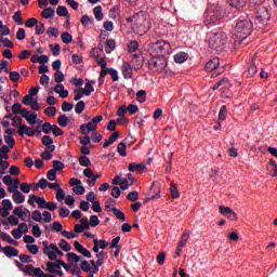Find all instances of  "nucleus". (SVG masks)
Masks as SVG:
<instances>
[{"label":"nucleus","mask_w":277,"mask_h":277,"mask_svg":"<svg viewBox=\"0 0 277 277\" xmlns=\"http://www.w3.org/2000/svg\"><path fill=\"white\" fill-rule=\"evenodd\" d=\"M81 25L84 27H88V25H94V17L93 16H88L83 15L80 19Z\"/></svg>","instance_id":"nucleus-25"},{"label":"nucleus","mask_w":277,"mask_h":277,"mask_svg":"<svg viewBox=\"0 0 277 277\" xmlns=\"http://www.w3.org/2000/svg\"><path fill=\"white\" fill-rule=\"evenodd\" d=\"M42 18H53L55 16V10L53 8H47L41 12Z\"/></svg>","instance_id":"nucleus-23"},{"label":"nucleus","mask_w":277,"mask_h":277,"mask_svg":"<svg viewBox=\"0 0 277 277\" xmlns=\"http://www.w3.org/2000/svg\"><path fill=\"white\" fill-rule=\"evenodd\" d=\"M108 75H110L113 81H118L120 79V77H118V70H116L115 68H108Z\"/></svg>","instance_id":"nucleus-53"},{"label":"nucleus","mask_w":277,"mask_h":277,"mask_svg":"<svg viewBox=\"0 0 277 277\" xmlns=\"http://www.w3.org/2000/svg\"><path fill=\"white\" fill-rule=\"evenodd\" d=\"M26 27H36L38 25V19L36 17H30L25 23Z\"/></svg>","instance_id":"nucleus-60"},{"label":"nucleus","mask_w":277,"mask_h":277,"mask_svg":"<svg viewBox=\"0 0 277 277\" xmlns=\"http://www.w3.org/2000/svg\"><path fill=\"white\" fill-rule=\"evenodd\" d=\"M117 153L121 156V157H127V144L124 142H121L118 144L117 146Z\"/></svg>","instance_id":"nucleus-28"},{"label":"nucleus","mask_w":277,"mask_h":277,"mask_svg":"<svg viewBox=\"0 0 277 277\" xmlns=\"http://www.w3.org/2000/svg\"><path fill=\"white\" fill-rule=\"evenodd\" d=\"M61 40L64 42V44H70V42H72V35H70L68 31H65L61 35Z\"/></svg>","instance_id":"nucleus-30"},{"label":"nucleus","mask_w":277,"mask_h":277,"mask_svg":"<svg viewBox=\"0 0 277 277\" xmlns=\"http://www.w3.org/2000/svg\"><path fill=\"white\" fill-rule=\"evenodd\" d=\"M127 200H130V202H136V200H140V193H137V190L129 193Z\"/></svg>","instance_id":"nucleus-35"},{"label":"nucleus","mask_w":277,"mask_h":277,"mask_svg":"<svg viewBox=\"0 0 277 277\" xmlns=\"http://www.w3.org/2000/svg\"><path fill=\"white\" fill-rule=\"evenodd\" d=\"M92 92H94V87L92 85V83H87L84 89H83V93L84 96H90V94H92Z\"/></svg>","instance_id":"nucleus-52"},{"label":"nucleus","mask_w":277,"mask_h":277,"mask_svg":"<svg viewBox=\"0 0 277 277\" xmlns=\"http://www.w3.org/2000/svg\"><path fill=\"white\" fill-rule=\"evenodd\" d=\"M56 14L58 16H66L67 18H70V15H68V9L64 5L57 6Z\"/></svg>","instance_id":"nucleus-29"},{"label":"nucleus","mask_w":277,"mask_h":277,"mask_svg":"<svg viewBox=\"0 0 277 277\" xmlns=\"http://www.w3.org/2000/svg\"><path fill=\"white\" fill-rule=\"evenodd\" d=\"M37 269H40V267H34V265L28 264L25 266V268H22V272L26 273L27 276H36Z\"/></svg>","instance_id":"nucleus-20"},{"label":"nucleus","mask_w":277,"mask_h":277,"mask_svg":"<svg viewBox=\"0 0 277 277\" xmlns=\"http://www.w3.org/2000/svg\"><path fill=\"white\" fill-rule=\"evenodd\" d=\"M23 12L17 11L13 15V21L17 23V25H23Z\"/></svg>","instance_id":"nucleus-47"},{"label":"nucleus","mask_w":277,"mask_h":277,"mask_svg":"<svg viewBox=\"0 0 277 277\" xmlns=\"http://www.w3.org/2000/svg\"><path fill=\"white\" fill-rule=\"evenodd\" d=\"M205 68L206 72H213V70H217V68H220V58H211L209 63L206 64Z\"/></svg>","instance_id":"nucleus-9"},{"label":"nucleus","mask_w":277,"mask_h":277,"mask_svg":"<svg viewBox=\"0 0 277 277\" xmlns=\"http://www.w3.org/2000/svg\"><path fill=\"white\" fill-rule=\"evenodd\" d=\"M32 235L34 237H42V229H40V225L36 224L32 226Z\"/></svg>","instance_id":"nucleus-55"},{"label":"nucleus","mask_w":277,"mask_h":277,"mask_svg":"<svg viewBox=\"0 0 277 277\" xmlns=\"http://www.w3.org/2000/svg\"><path fill=\"white\" fill-rule=\"evenodd\" d=\"M224 13L217 10L210 13V21L212 22V25H217V21L222 19Z\"/></svg>","instance_id":"nucleus-17"},{"label":"nucleus","mask_w":277,"mask_h":277,"mask_svg":"<svg viewBox=\"0 0 277 277\" xmlns=\"http://www.w3.org/2000/svg\"><path fill=\"white\" fill-rule=\"evenodd\" d=\"M128 170L129 172H138V174H141L142 172H144V170H146V164H137L135 162H132L129 164Z\"/></svg>","instance_id":"nucleus-13"},{"label":"nucleus","mask_w":277,"mask_h":277,"mask_svg":"<svg viewBox=\"0 0 277 277\" xmlns=\"http://www.w3.org/2000/svg\"><path fill=\"white\" fill-rule=\"evenodd\" d=\"M149 196L155 198L156 200L161 198V188L159 182H153L149 192L147 193Z\"/></svg>","instance_id":"nucleus-6"},{"label":"nucleus","mask_w":277,"mask_h":277,"mask_svg":"<svg viewBox=\"0 0 277 277\" xmlns=\"http://www.w3.org/2000/svg\"><path fill=\"white\" fill-rule=\"evenodd\" d=\"M78 161L82 168H88L90 166V163H92V161L90 160V158L88 156L79 157Z\"/></svg>","instance_id":"nucleus-33"},{"label":"nucleus","mask_w":277,"mask_h":277,"mask_svg":"<svg viewBox=\"0 0 277 277\" xmlns=\"http://www.w3.org/2000/svg\"><path fill=\"white\" fill-rule=\"evenodd\" d=\"M1 250L3 251V254L11 259V256H18V249L8 246V247H2Z\"/></svg>","instance_id":"nucleus-12"},{"label":"nucleus","mask_w":277,"mask_h":277,"mask_svg":"<svg viewBox=\"0 0 277 277\" xmlns=\"http://www.w3.org/2000/svg\"><path fill=\"white\" fill-rule=\"evenodd\" d=\"M137 49H140V43H137V41H131L128 45V51L130 53H135V51H137Z\"/></svg>","instance_id":"nucleus-46"},{"label":"nucleus","mask_w":277,"mask_h":277,"mask_svg":"<svg viewBox=\"0 0 277 277\" xmlns=\"http://www.w3.org/2000/svg\"><path fill=\"white\" fill-rule=\"evenodd\" d=\"M228 3L232 8H236V10H241L246 8V3H248V0H228Z\"/></svg>","instance_id":"nucleus-16"},{"label":"nucleus","mask_w":277,"mask_h":277,"mask_svg":"<svg viewBox=\"0 0 277 277\" xmlns=\"http://www.w3.org/2000/svg\"><path fill=\"white\" fill-rule=\"evenodd\" d=\"M9 79L13 82L16 83V81H18V79H21V74L18 71H11Z\"/></svg>","instance_id":"nucleus-56"},{"label":"nucleus","mask_w":277,"mask_h":277,"mask_svg":"<svg viewBox=\"0 0 277 277\" xmlns=\"http://www.w3.org/2000/svg\"><path fill=\"white\" fill-rule=\"evenodd\" d=\"M75 105L72 103L64 102L62 105L63 111H72Z\"/></svg>","instance_id":"nucleus-63"},{"label":"nucleus","mask_w":277,"mask_h":277,"mask_svg":"<svg viewBox=\"0 0 277 277\" xmlns=\"http://www.w3.org/2000/svg\"><path fill=\"white\" fill-rule=\"evenodd\" d=\"M26 248L30 254H38V252H40L38 245H27Z\"/></svg>","instance_id":"nucleus-49"},{"label":"nucleus","mask_w":277,"mask_h":277,"mask_svg":"<svg viewBox=\"0 0 277 277\" xmlns=\"http://www.w3.org/2000/svg\"><path fill=\"white\" fill-rule=\"evenodd\" d=\"M64 198H66V193L64 192V189L58 188L56 190V200H57V202H62L64 200Z\"/></svg>","instance_id":"nucleus-54"},{"label":"nucleus","mask_w":277,"mask_h":277,"mask_svg":"<svg viewBox=\"0 0 277 277\" xmlns=\"http://www.w3.org/2000/svg\"><path fill=\"white\" fill-rule=\"evenodd\" d=\"M35 34L36 36H42L44 31H47V26L42 22H38L37 25L35 26Z\"/></svg>","instance_id":"nucleus-24"},{"label":"nucleus","mask_w":277,"mask_h":277,"mask_svg":"<svg viewBox=\"0 0 277 277\" xmlns=\"http://www.w3.org/2000/svg\"><path fill=\"white\" fill-rule=\"evenodd\" d=\"M75 249L77 250V252H79V254H82V256H85V259H92V252H90V250L85 249V247H83V245L79 243V241H75L74 242Z\"/></svg>","instance_id":"nucleus-10"},{"label":"nucleus","mask_w":277,"mask_h":277,"mask_svg":"<svg viewBox=\"0 0 277 277\" xmlns=\"http://www.w3.org/2000/svg\"><path fill=\"white\" fill-rule=\"evenodd\" d=\"M67 260L69 262L79 263L81 261V256L77 255V253L69 252L67 253Z\"/></svg>","instance_id":"nucleus-42"},{"label":"nucleus","mask_w":277,"mask_h":277,"mask_svg":"<svg viewBox=\"0 0 277 277\" xmlns=\"http://www.w3.org/2000/svg\"><path fill=\"white\" fill-rule=\"evenodd\" d=\"M253 24L249 18L240 17L236 24L233 39L235 44H241L252 34Z\"/></svg>","instance_id":"nucleus-2"},{"label":"nucleus","mask_w":277,"mask_h":277,"mask_svg":"<svg viewBox=\"0 0 277 277\" xmlns=\"http://www.w3.org/2000/svg\"><path fill=\"white\" fill-rule=\"evenodd\" d=\"M121 72H122L124 79H132L133 78V67L131 66V63L123 62V64L121 66Z\"/></svg>","instance_id":"nucleus-7"},{"label":"nucleus","mask_w":277,"mask_h":277,"mask_svg":"<svg viewBox=\"0 0 277 277\" xmlns=\"http://www.w3.org/2000/svg\"><path fill=\"white\" fill-rule=\"evenodd\" d=\"M80 268L82 269V272H92V266H90V262L88 261H82L81 265H80Z\"/></svg>","instance_id":"nucleus-59"},{"label":"nucleus","mask_w":277,"mask_h":277,"mask_svg":"<svg viewBox=\"0 0 277 277\" xmlns=\"http://www.w3.org/2000/svg\"><path fill=\"white\" fill-rule=\"evenodd\" d=\"M0 237L1 239H3V241H8V243H12L13 246H17L18 241L14 240L12 236H10V234L0 232Z\"/></svg>","instance_id":"nucleus-21"},{"label":"nucleus","mask_w":277,"mask_h":277,"mask_svg":"<svg viewBox=\"0 0 277 277\" xmlns=\"http://www.w3.org/2000/svg\"><path fill=\"white\" fill-rule=\"evenodd\" d=\"M206 42L210 49L214 51H222L226 42H228V35L222 28H215L206 36Z\"/></svg>","instance_id":"nucleus-1"},{"label":"nucleus","mask_w":277,"mask_h":277,"mask_svg":"<svg viewBox=\"0 0 277 277\" xmlns=\"http://www.w3.org/2000/svg\"><path fill=\"white\" fill-rule=\"evenodd\" d=\"M56 269H60V264L54 262L47 263V271L50 272V274H55Z\"/></svg>","instance_id":"nucleus-34"},{"label":"nucleus","mask_w":277,"mask_h":277,"mask_svg":"<svg viewBox=\"0 0 277 277\" xmlns=\"http://www.w3.org/2000/svg\"><path fill=\"white\" fill-rule=\"evenodd\" d=\"M4 142L8 144L9 148H14L16 141L14 140V136L5 135Z\"/></svg>","instance_id":"nucleus-43"},{"label":"nucleus","mask_w":277,"mask_h":277,"mask_svg":"<svg viewBox=\"0 0 277 277\" xmlns=\"http://www.w3.org/2000/svg\"><path fill=\"white\" fill-rule=\"evenodd\" d=\"M50 49L52 51V55H54V57H57V55H60V53L62 52V48L60 47V44H50Z\"/></svg>","instance_id":"nucleus-45"},{"label":"nucleus","mask_w":277,"mask_h":277,"mask_svg":"<svg viewBox=\"0 0 277 277\" xmlns=\"http://www.w3.org/2000/svg\"><path fill=\"white\" fill-rule=\"evenodd\" d=\"M118 137H120V132H114L110 134L109 138L104 142L103 148H109V146H111V144H114Z\"/></svg>","instance_id":"nucleus-15"},{"label":"nucleus","mask_w":277,"mask_h":277,"mask_svg":"<svg viewBox=\"0 0 277 277\" xmlns=\"http://www.w3.org/2000/svg\"><path fill=\"white\" fill-rule=\"evenodd\" d=\"M36 277H55L54 275H49L42 271V268H38L36 271Z\"/></svg>","instance_id":"nucleus-64"},{"label":"nucleus","mask_w":277,"mask_h":277,"mask_svg":"<svg viewBox=\"0 0 277 277\" xmlns=\"http://www.w3.org/2000/svg\"><path fill=\"white\" fill-rule=\"evenodd\" d=\"M85 109V102L79 101L75 106L76 114L80 115L83 114V110Z\"/></svg>","instance_id":"nucleus-37"},{"label":"nucleus","mask_w":277,"mask_h":277,"mask_svg":"<svg viewBox=\"0 0 277 277\" xmlns=\"http://www.w3.org/2000/svg\"><path fill=\"white\" fill-rule=\"evenodd\" d=\"M42 131L45 135H49V133H51V131H53V124H51L50 122L43 123Z\"/></svg>","instance_id":"nucleus-51"},{"label":"nucleus","mask_w":277,"mask_h":277,"mask_svg":"<svg viewBox=\"0 0 277 277\" xmlns=\"http://www.w3.org/2000/svg\"><path fill=\"white\" fill-rule=\"evenodd\" d=\"M38 118V115L36 113L28 114L25 119L27 120L28 124L34 126L36 124V120Z\"/></svg>","instance_id":"nucleus-41"},{"label":"nucleus","mask_w":277,"mask_h":277,"mask_svg":"<svg viewBox=\"0 0 277 277\" xmlns=\"http://www.w3.org/2000/svg\"><path fill=\"white\" fill-rule=\"evenodd\" d=\"M119 185H120V188L123 190V192H127V189H129V186L131 184H129V180L127 179H121L120 182H119Z\"/></svg>","instance_id":"nucleus-62"},{"label":"nucleus","mask_w":277,"mask_h":277,"mask_svg":"<svg viewBox=\"0 0 277 277\" xmlns=\"http://www.w3.org/2000/svg\"><path fill=\"white\" fill-rule=\"evenodd\" d=\"M51 230H54L55 233H63L64 232V225H62V223L60 221H55L52 225H51Z\"/></svg>","instance_id":"nucleus-31"},{"label":"nucleus","mask_w":277,"mask_h":277,"mask_svg":"<svg viewBox=\"0 0 277 277\" xmlns=\"http://www.w3.org/2000/svg\"><path fill=\"white\" fill-rule=\"evenodd\" d=\"M114 49H116V40L114 39H108L106 41V53H111V51H114Z\"/></svg>","instance_id":"nucleus-36"},{"label":"nucleus","mask_w":277,"mask_h":277,"mask_svg":"<svg viewBox=\"0 0 277 277\" xmlns=\"http://www.w3.org/2000/svg\"><path fill=\"white\" fill-rule=\"evenodd\" d=\"M181 196L176 184H171V198L176 199Z\"/></svg>","instance_id":"nucleus-48"},{"label":"nucleus","mask_w":277,"mask_h":277,"mask_svg":"<svg viewBox=\"0 0 277 277\" xmlns=\"http://www.w3.org/2000/svg\"><path fill=\"white\" fill-rule=\"evenodd\" d=\"M269 18H272V14H269V9L266 6H262L256 12V21L260 25H267L269 23Z\"/></svg>","instance_id":"nucleus-4"},{"label":"nucleus","mask_w":277,"mask_h":277,"mask_svg":"<svg viewBox=\"0 0 277 277\" xmlns=\"http://www.w3.org/2000/svg\"><path fill=\"white\" fill-rule=\"evenodd\" d=\"M65 77H64V72H62V70L56 71L54 74V80L56 83H62V81H64Z\"/></svg>","instance_id":"nucleus-57"},{"label":"nucleus","mask_w":277,"mask_h":277,"mask_svg":"<svg viewBox=\"0 0 277 277\" xmlns=\"http://www.w3.org/2000/svg\"><path fill=\"white\" fill-rule=\"evenodd\" d=\"M74 101H81V98H83V95H85V93L83 92V88L76 89L74 91Z\"/></svg>","instance_id":"nucleus-38"},{"label":"nucleus","mask_w":277,"mask_h":277,"mask_svg":"<svg viewBox=\"0 0 277 277\" xmlns=\"http://www.w3.org/2000/svg\"><path fill=\"white\" fill-rule=\"evenodd\" d=\"M189 58V54L186 52H179L174 55V62L175 64H185L187 60Z\"/></svg>","instance_id":"nucleus-14"},{"label":"nucleus","mask_w":277,"mask_h":277,"mask_svg":"<svg viewBox=\"0 0 277 277\" xmlns=\"http://www.w3.org/2000/svg\"><path fill=\"white\" fill-rule=\"evenodd\" d=\"M93 14L97 21H103V18H105V15H103V6L101 5L93 9Z\"/></svg>","instance_id":"nucleus-22"},{"label":"nucleus","mask_w":277,"mask_h":277,"mask_svg":"<svg viewBox=\"0 0 277 277\" xmlns=\"http://www.w3.org/2000/svg\"><path fill=\"white\" fill-rule=\"evenodd\" d=\"M53 168L52 170H55V172H62V170H64V168H66V166L64 164V162L60 161V160H53Z\"/></svg>","instance_id":"nucleus-32"},{"label":"nucleus","mask_w":277,"mask_h":277,"mask_svg":"<svg viewBox=\"0 0 277 277\" xmlns=\"http://www.w3.org/2000/svg\"><path fill=\"white\" fill-rule=\"evenodd\" d=\"M111 211H113L115 217H117V220H119L120 222L127 221V215H124V212H122L118 208H113Z\"/></svg>","instance_id":"nucleus-19"},{"label":"nucleus","mask_w":277,"mask_h":277,"mask_svg":"<svg viewBox=\"0 0 277 277\" xmlns=\"http://www.w3.org/2000/svg\"><path fill=\"white\" fill-rule=\"evenodd\" d=\"M31 220H34V222H42V212H40L39 210L32 211Z\"/></svg>","instance_id":"nucleus-44"},{"label":"nucleus","mask_w":277,"mask_h":277,"mask_svg":"<svg viewBox=\"0 0 277 277\" xmlns=\"http://www.w3.org/2000/svg\"><path fill=\"white\" fill-rule=\"evenodd\" d=\"M168 51H170V44L167 41H157L151 44V52L156 53V55H163Z\"/></svg>","instance_id":"nucleus-5"},{"label":"nucleus","mask_w":277,"mask_h":277,"mask_svg":"<svg viewBox=\"0 0 277 277\" xmlns=\"http://www.w3.org/2000/svg\"><path fill=\"white\" fill-rule=\"evenodd\" d=\"M43 254L50 259V261H57V253L55 251H51V245L49 246L48 241H43Z\"/></svg>","instance_id":"nucleus-11"},{"label":"nucleus","mask_w":277,"mask_h":277,"mask_svg":"<svg viewBox=\"0 0 277 277\" xmlns=\"http://www.w3.org/2000/svg\"><path fill=\"white\" fill-rule=\"evenodd\" d=\"M48 36H52L53 38H57L60 36V30L56 27H49L47 30Z\"/></svg>","instance_id":"nucleus-50"},{"label":"nucleus","mask_w":277,"mask_h":277,"mask_svg":"<svg viewBox=\"0 0 277 277\" xmlns=\"http://www.w3.org/2000/svg\"><path fill=\"white\" fill-rule=\"evenodd\" d=\"M13 201L15 205H23V202H25V195L19 190L15 192V194H13Z\"/></svg>","instance_id":"nucleus-18"},{"label":"nucleus","mask_w":277,"mask_h":277,"mask_svg":"<svg viewBox=\"0 0 277 277\" xmlns=\"http://www.w3.org/2000/svg\"><path fill=\"white\" fill-rule=\"evenodd\" d=\"M57 123L60 127H68V117L66 115H61L57 118Z\"/></svg>","instance_id":"nucleus-39"},{"label":"nucleus","mask_w":277,"mask_h":277,"mask_svg":"<svg viewBox=\"0 0 277 277\" xmlns=\"http://www.w3.org/2000/svg\"><path fill=\"white\" fill-rule=\"evenodd\" d=\"M148 66L153 70H163L168 66V60L161 54H156L149 58Z\"/></svg>","instance_id":"nucleus-3"},{"label":"nucleus","mask_w":277,"mask_h":277,"mask_svg":"<svg viewBox=\"0 0 277 277\" xmlns=\"http://www.w3.org/2000/svg\"><path fill=\"white\" fill-rule=\"evenodd\" d=\"M44 114L45 116H55V114H57V108H55V106H49L44 109Z\"/></svg>","instance_id":"nucleus-58"},{"label":"nucleus","mask_w":277,"mask_h":277,"mask_svg":"<svg viewBox=\"0 0 277 277\" xmlns=\"http://www.w3.org/2000/svg\"><path fill=\"white\" fill-rule=\"evenodd\" d=\"M90 224L92 226V228H95V226H98L101 224V221L98 220L97 215H91L90 217Z\"/></svg>","instance_id":"nucleus-61"},{"label":"nucleus","mask_w":277,"mask_h":277,"mask_svg":"<svg viewBox=\"0 0 277 277\" xmlns=\"http://www.w3.org/2000/svg\"><path fill=\"white\" fill-rule=\"evenodd\" d=\"M136 101H137L138 103H146V91L140 90V91L136 93Z\"/></svg>","instance_id":"nucleus-40"},{"label":"nucleus","mask_w":277,"mask_h":277,"mask_svg":"<svg viewBox=\"0 0 277 277\" xmlns=\"http://www.w3.org/2000/svg\"><path fill=\"white\" fill-rule=\"evenodd\" d=\"M226 116H228V107L226 105L221 106L219 111V120H226Z\"/></svg>","instance_id":"nucleus-26"},{"label":"nucleus","mask_w":277,"mask_h":277,"mask_svg":"<svg viewBox=\"0 0 277 277\" xmlns=\"http://www.w3.org/2000/svg\"><path fill=\"white\" fill-rule=\"evenodd\" d=\"M130 66L133 67L134 70H142L144 67V58L137 54H134Z\"/></svg>","instance_id":"nucleus-8"},{"label":"nucleus","mask_w":277,"mask_h":277,"mask_svg":"<svg viewBox=\"0 0 277 277\" xmlns=\"http://www.w3.org/2000/svg\"><path fill=\"white\" fill-rule=\"evenodd\" d=\"M58 247L63 249L64 252H70V250H72V247L68 241H66V239H61Z\"/></svg>","instance_id":"nucleus-27"}]
</instances>
